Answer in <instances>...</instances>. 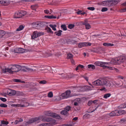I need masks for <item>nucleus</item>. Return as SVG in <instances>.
Segmentation results:
<instances>
[{"mask_svg": "<svg viewBox=\"0 0 126 126\" xmlns=\"http://www.w3.org/2000/svg\"><path fill=\"white\" fill-rule=\"evenodd\" d=\"M44 23V22H33L32 25L36 27H41L43 26Z\"/></svg>", "mask_w": 126, "mask_h": 126, "instance_id": "obj_9", "label": "nucleus"}, {"mask_svg": "<svg viewBox=\"0 0 126 126\" xmlns=\"http://www.w3.org/2000/svg\"><path fill=\"white\" fill-rule=\"evenodd\" d=\"M61 27L62 28L64 31L67 30V28L65 25H62L61 26Z\"/></svg>", "mask_w": 126, "mask_h": 126, "instance_id": "obj_36", "label": "nucleus"}, {"mask_svg": "<svg viewBox=\"0 0 126 126\" xmlns=\"http://www.w3.org/2000/svg\"><path fill=\"white\" fill-rule=\"evenodd\" d=\"M126 107V105L125 104H122L120 106V108H124Z\"/></svg>", "mask_w": 126, "mask_h": 126, "instance_id": "obj_39", "label": "nucleus"}, {"mask_svg": "<svg viewBox=\"0 0 126 126\" xmlns=\"http://www.w3.org/2000/svg\"><path fill=\"white\" fill-rule=\"evenodd\" d=\"M46 82V81L44 80L41 81L39 82V83L41 84H45Z\"/></svg>", "mask_w": 126, "mask_h": 126, "instance_id": "obj_55", "label": "nucleus"}, {"mask_svg": "<svg viewBox=\"0 0 126 126\" xmlns=\"http://www.w3.org/2000/svg\"><path fill=\"white\" fill-rule=\"evenodd\" d=\"M14 17L15 18H19L21 17L19 11L16 12L14 16Z\"/></svg>", "mask_w": 126, "mask_h": 126, "instance_id": "obj_15", "label": "nucleus"}, {"mask_svg": "<svg viewBox=\"0 0 126 126\" xmlns=\"http://www.w3.org/2000/svg\"><path fill=\"white\" fill-rule=\"evenodd\" d=\"M88 67L89 68H91L92 69H94L95 68V66L93 64H89L88 65Z\"/></svg>", "mask_w": 126, "mask_h": 126, "instance_id": "obj_33", "label": "nucleus"}, {"mask_svg": "<svg viewBox=\"0 0 126 126\" xmlns=\"http://www.w3.org/2000/svg\"><path fill=\"white\" fill-rule=\"evenodd\" d=\"M82 24L85 26L86 28V29L88 30L91 28L90 25L88 23L87 20H85L84 22H82Z\"/></svg>", "mask_w": 126, "mask_h": 126, "instance_id": "obj_13", "label": "nucleus"}, {"mask_svg": "<svg viewBox=\"0 0 126 126\" xmlns=\"http://www.w3.org/2000/svg\"><path fill=\"white\" fill-rule=\"evenodd\" d=\"M70 108L71 107L70 106H68L65 108L64 109V110L67 111L68 112L70 110Z\"/></svg>", "mask_w": 126, "mask_h": 126, "instance_id": "obj_40", "label": "nucleus"}, {"mask_svg": "<svg viewBox=\"0 0 126 126\" xmlns=\"http://www.w3.org/2000/svg\"><path fill=\"white\" fill-rule=\"evenodd\" d=\"M87 46H91L92 44L90 42H87Z\"/></svg>", "mask_w": 126, "mask_h": 126, "instance_id": "obj_62", "label": "nucleus"}, {"mask_svg": "<svg viewBox=\"0 0 126 126\" xmlns=\"http://www.w3.org/2000/svg\"><path fill=\"white\" fill-rule=\"evenodd\" d=\"M108 2L109 4H109H112V5H113V0H108Z\"/></svg>", "mask_w": 126, "mask_h": 126, "instance_id": "obj_53", "label": "nucleus"}, {"mask_svg": "<svg viewBox=\"0 0 126 126\" xmlns=\"http://www.w3.org/2000/svg\"><path fill=\"white\" fill-rule=\"evenodd\" d=\"M110 63L103 62L97 61L95 62L94 64L96 66L102 67L103 68H107L110 70H115L117 72L118 70L114 67L109 66Z\"/></svg>", "mask_w": 126, "mask_h": 126, "instance_id": "obj_3", "label": "nucleus"}, {"mask_svg": "<svg viewBox=\"0 0 126 126\" xmlns=\"http://www.w3.org/2000/svg\"><path fill=\"white\" fill-rule=\"evenodd\" d=\"M102 51V48L100 47L97 48L95 50V52L98 53H101Z\"/></svg>", "mask_w": 126, "mask_h": 126, "instance_id": "obj_23", "label": "nucleus"}, {"mask_svg": "<svg viewBox=\"0 0 126 126\" xmlns=\"http://www.w3.org/2000/svg\"><path fill=\"white\" fill-rule=\"evenodd\" d=\"M72 126V125L70 124H64L58 125L56 126Z\"/></svg>", "mask_w": 126, "mask_h": 126, "instance_id": "obj_50", "label": "nucleus"}, {"mask_svg": "<svg viewBox=\"0 0 126 126\" xmlns=\"http://www.w3.org/2000/svg\"><path fill=\"white\" fill-rule=\"evenodd\" d=\"M53 96V94L52 92H50L48 94V97H49L51 98Z\"/></svg>", "mask_w": 126, "mask_h": 126, "instance_id": "obj_37", "label": "nucleus"}, {"mask_svg": "<svg viewBox=\"0 0 126 126\" xmlns=\"http://www.w3.org/2000/svg\"><path fill=\"white\" fill-rule=\"evenodd\" d=\"M45 115L50 116L54 118H58L59 117L57 114L55 113H53L52 112L49 111H47L45 112ZM59 117H60L59 116Z\"/></svg>", "mask_w": 126, "mask_h": 126, "instance_id": "obj_7", "label": "nucleus"}, {"mask_svg": "<svg viewBox=\"0 0 126 126\" xmlns=\"http://www.w3.org/2000/svg\"><path fill=\"white\" fill-rule=\"evenodd\" d=\"M68 112L65 110H63L60 112L61 114L62 115H65L67 114Z\"/></svg>", "mask_w": 126, "mask_h": 126, "instance_id": "obj_30", "label": "nucleus"}, {"mask_svg": "<svg viewBox=\"0 0 126 126\" xmlns=\"http://www.w3.org/2000/svg\"><path fill=\"white\" fill-rule=\"evenodd\" d=\"M83 47L87 46V42H83Z\"/></svg>", "mask_w": 126, "mask_h": 126, "instance_id": "obj_63", "label": "nucleus"}, {"mask_svg": "<svg viewBox=\"0 0 126 126\" xmlns=\"http://www.w3.org/2000/svg\"><path fill=\"white\" fill-rule=\"evenodd\" d=\"M106 87H103L102 88H101L100 89V90L102 91H106Z\"/></svg>", "mask_w": 126, "mask_h": 126, "instance_id": "obj_61", "label": "nucleus"}, {"mask_svg": "<svg viewBox=\"0 0 126 126\" xmlns=\"http://www.w3.org/2000/svg\"><path fill=\"white\" fill-rule=\"evenodd\" d=\"M113 5H115L117 4L118 2H119V1L118 0H113Z\"/></svg>", "mask_w": 126, "mask_h": 126, "instance_id": "obj_51", "label": "nucleus"}, {"mask_svg": "<svg viewBox=\"0 0 126 126\" xmlns=\"http://www.w3.org/2000/svg\"><path fill=\"white\" fill-rule=\"evenodd\" d=\"M12 90L10 89H7L6 92V94L9 95H12L13 94L11 92Z\"/></svg>", "mask_w": 126, "mask_h": 126, "instance_id": "obj_19", "label": "nucleus"}, {"mask_svg": "<svg viewBox=\"0 0 126 126\" xmlns=\"http://www.w3.org/2000/svg\"><path fill=\"white\" fill-rule=\"evenodd\" d=\"M24 27L22 25H20L16 30V31H20L22 30L24 28Z\"/></svg>", "mask_w": 126, "mask_h": 126, "instance_id": "obj_31", "label": "nucleus"}, {"mask_svg": "<svg viewBox=\"0 0 126 126\" xmlns=\"http://www.w3.org/2000/svg\"><path fill=\"white\" fill-rule=\"evenodd\" d=\"M78 88H79V89L80 90V91H84L85 90H85L84 89V87H77Z\"/></svg>", "mask_w": 126, "mask_h": 126, "instance_id": "obj_45", "label": "nucleus"}, {"mask_svg": "<svg viewBox=\"0 0 126 126\" xmlns=\"http://www.w3.org/2000/svg\"><path fill=\"white\" fill-rule=\"evenodd\" d=\"M47 125L49 126H52L53 124L52 123H43L39 125V126H47Z\"/></svg>", "mask_w": 126, "mask_h": 126, "instance_id": "obj_24", "label": "nucleus"}, {"mask_svg": "<svg viewBox=\"0 0 126 126\" xmlns=\"http://www.w3.org/2000/svg\"><path fill=\"white\" fill-rule=\"evenodd\" d=\"M49 11L48 10H44V12L45 13L48 14L49 13Z\"/></svg>", "mask_w": 126, "mask_h": 126, "instance_id": "obj_54", "label": "nucleus"}, {"mask_svg": "<svg viewBox=\"0 0 126 126\" xmlns=\"http://www.w3.org/2000/svg\"><path fill=\"white\" fill-rule=\"evenodd\" d=\"M74 26L75 25L74 24H69L68 25V28L70 29H71L74 28Z\"/></svg>", "mask_w": 126, "mask_h": 126, "instance_id": "obj_38", "label": "nucleus"}, {"mask_svg": "<svg viewBox=\"0 0 126 126\" xmlns=\"http://www.w3.org/2000/svg\"><path fill=\"white\" fill-rule=\"evenodd\" d=\"M82 11L79 10L76 13L78 15H81V14Z\"/></svg>", "mask_w": 126, "mask_h": 126, "instance_id": "obj_56", "label": "nucleus"}, {"mask_svg": "<svg viewBox=\"0 0 126 126\" xmlns=\"http://www.w3.org/2000/svg\"><path fill=\"white\" fill-rule=\"evenodd\" d=\"M46 30L48 32L53 33V32L52 31L51 29L49 27H47L46 28Z\"/></svg>", "mask_w": 126, "mask_h": 126, "instance_id": "obj_34", "label": "nucleus"}, {"mask_svg": "<svg viewBox=\"0 0 126 126\" xmlns=\"http://www.w3.org/2000/svg\"><path fill=\"white\" fill-rule=\"evenodd\" d=\"M14 51L15 53H22L25 52V50L23 48H17L14 49Z\"/></svg>", "mask_w": 126, "mask_h": 126, "instance_id": "obj_11", "label": "nucleus"}, {"mask_svg": "<svg viewBox=\"0 0 126 126\" xmlns=\"http://www.w3.org/2000/svg\"><path fill=\"white\" fill-rule=\"evenodd\" d=\"M44 34V33L43 32L35 31L33 32L31 36V38L32 39H34L41 36L43 35Z\"/></svg>", "mask_w": 126, "mask_h": 126, "instance_id": "obj_5", "label": "nucleus"}, {"mask_svg": "<svg viewBox=\"0 0 126 126\" xmlns=\"http://www.w3.org/2000/svg\"><path fill=\"white\" fill-rule=\"evenodd\" d=\"M92 84L95 86L104 85L108 89L111 88L114 85L112 82H110L105 79L102 78H100L93 82Z\"/></svg>", "mask_w": 126, "mask_h": 126, "instance_id": "obj_1", "label": "nucleus"}, {"mask_svg": "<svg viewBox=\"0 0 126 126\" xmlns=\"http://www.w3.org/2000/svg\"><path fill=\"white\" fill-rule=\"evenodd\" d=\"M108 0L103 1L101 3V4L104 6H106L109 5Z\"/></svg>", "mask_w": 126, "mask_h": 126, "instance_id": "obj_22", "label": "nucleus"}, {"mask_svg": "<svg viewBox=\"0 0 126 126\" xmlns=\"http://www.w3.org/2000/svg\"><path fill=\"white\" fill-rule=\"evenodd\" d=\"M93 104V101L92 100H90L89 101L88 103V105L90 106L92 105Z\"/></svg>", "mask_w": 126, "mask_h": 126, "instance_id": "obj_43", "label": "nucleus"}, {"mask_svg": "<svg viewBox=\"0 0 126 126\" xmlns=\"http://www.w3.org/2000/svg\"><path fill=\"white\" fill-rule=\"evenodd\" d=\"M20 15L21 16V17L27 14L26 12L23 11H19Z\"/></svg>", "mask_w": 126, "mask_h": 126, "instance_id": "obj_16", "label": "nucleus"}, {"mask_svg": "<svg viewBox=\"0 0 126 126\" xmlns=\"http://www.w3.org/2000/svg\"><path fill=\"white\" fill-rule=\"evenodd\" d=\"M13 106L14 107H21V104H13Z\"/></svg>", "mask_w": 126, "mask_h": 126, "instance_id": "obj_49", "label": "nucleus"}, {"mask_svg": "<svg viewBox=\"0 0 126 126\" xmlns=\"http://www.w3.org/2000/svg\"><path fill=\"white\" fill-rule=\"evenodd\" d=\"M11 70L10 68H6L4 69H3L2 70V72L5 73L7 72H8L11 73Z\"/></svg>", "mask_w": 126, "mask_h": 126, "instance_id": "obj_21", "label": "nucleus"}, {"mask_svg": "<svg viewBox=\"0 0 126 126\" xmlns=\"http://www.w3.org/2000/svg\"><path fill=\"white\" fill-rule=\"evenodd\" d=\"M89 115V114H86L83 116V117L85 118L86 117H88Z\"/></svg>", "mask_w": 126, "mask_h": 126, "instance_id": "obj_64", "label": "nucleus"}, {"mask_svg": "<svg viewBox=\"0 0 126 126\" xmlns=\"http://www.w3.org/2000/svg\"><path fill=\"white\" fill-rule=\"evenodd\" d=\"M23 121V120L21 118H20L19 120H16L15 121L14 123L15 124H17L19 122H22Z\"/></svg>", "mask_w": 126, "mask_h": 126, "instance_id": "obj_35", "label": "nucleus"}, {"mask_svg": "<svg viewBox=\"0 0 126 126\" xmlns=\"http://www.w3.org/2000/svg\"><path fill=\"white\" fill-rule=\"evenodd\" d=\"M0 99L2 101L5 102L7 100L5 98H3L2 97L0 98Z\"/></svg>", "mask_w": 126, "mask_h": 126, "instance_id": "obj_52", "label": "nucleus"}, {"mask_svg": "<svg viewBox=\"0 0 126 126\" xmlns=\"http://www.w3.org/2000/svg\"><path fill=\"white\" fill-rule=\"evenodd\" d=\"M38 6L37 4H35L34 5H32L31 6V8L33 10H36V9L38 7Z\"/></svg>", "mask_w": 126, "mask_h": 126, "instance_id": "obj_18", "label": "nucleus"}, {"mask_svg": "<svg viewBox=\"0 0 126 126\" xmlns=\"http://www.w3.org/2000/svg\"><path fill=\"white\" fill-rule=\"evenodd\" d=\"M98 101V100H95L93 101V104H96Z\"/></svg>", "mask_w": 126, "mask_h": 126, "instance_id": "obj_57", "label": "nucleus"}, {"mask_svg": "<svg viewBox=\"0 0 126 126\" xmlns=\"http://www.w3.org/2000/svg\"><path fill=\"white\" fill-rule=\"evenodd\" d=\"M49 26L52 28V30L54 31L56 30V27H57V25H52V24L49 25Z\"/></svg>", "mask_w": 126, "mask_h": 126, "instance_id": "obj_27", "label": "nucleus"}, {"mask_svg": "<svg viewBox=\"0 0 126 126\" xmlns=\"http://www.w3.org/2000/svg\"><path fill=\"white\" fill-rule=\"evenodd\" d=\"M29 105V103L27 102H25L22 105L21 104V107H28Z\"/></svg>", "mask_w": 126, "mask_h": 126, "instance_id": "obj_25", "label": "nucleus"}, {"mask_svg": "<svg viewBox=\"0 0 126 126\" xmlns=\"http://www.w3.org/2000/svg\"><path fill=\"white\" fill-rule=\"evenodd\" d=\"M126 121V119L125 118H123L120 120V121L122 122H124Z\"/></svg>", "mask_w": 126, "mask_h": 126, "instance_id": "obj_59", "label": "nucleus"}, {"mask_svg": "<svg viewBox=\"0 0 126 126\" xmlns=\"http://www.w3.org/2000/svg\"><path fill=\"white\" fill-rule=\"evenodd\" d=\"M5 32L2 30H0V38L2 37L5 34Z\"/></svg>", "mask_w": 126, "mask_h": 126, "instance_id": "obj_29", "label": "nucleus"}, {"mask_svg": "<svg viewBox=\"0 0 126 126\" xmlns=\"http://www.w3.org/2000/svg\"><path fill=\"white\" fill-rule=\"evenodd\" d=\"M107 10L108 9L107 8L104 7L102 9L101 11L102 12H104L107 11Z\"/></svg>", "mask_w": 126, "mask_h": 126, "instance_id": "obj_48", "label": "nucleus"}, {"mask_svg": "<svg viewBox=\"0 0 126 126\" xmlns=\"http://www.w3.org/2000/svg\"><path fill=\"white\" fill-rule=\"evenodd\" d=\"M71 92L69 90H67L64 93H62V96L64 98H67L70 97Z\"/></svg>", "mask_w": 126, "mask_h": 126, "instance_id": "obj_8", "label": "nucleus"}, {"mask_svg": "<svg viewBox=\"0 0 126 126\" xmlns=\"http://www.w3.org/2000/svg\"><path fill=\"white\" fill-rule=\"evenodd\" d=\"M117 110H115L114 111H113L110 112V113L107 114L106 115L107 116L109 117V116H117Z\"/></svg>", "mask_w": 126, "mask_h": 126, "instance_id": "obj_12", "label": "nucleus"}, {"mask_svg": "<svg viewBox=\"0 0 126 126\" xmlns=\"http://www.w3.org/2000/svg\"><path fill=\"white\" fill-rule=\"evenodd\" d=\"M78 47L79 48H82L83 47V43H79L78 45Z\"/></svg>", "mask_w": 126, "mask_h": 126, "instance_id": "obj_42", "label": "nucleus"}, {"mask_svg": "<svg viewBox=\"0 0 126 126\" xmlns=\"http://www.w3.org/2000/svg\"><path fill=\"white\" fill-rule=\"evenodd\" d=\"M87 9L91 11H93L94 10V8L93 7H90L87 8Z\"/></svg>", "mask_w": 126, "mask_h": 126, "instance_id": "obj_47", "label": "nucleus"}, {"mask_svg": "<svg viewBox=\"0 0 126 126\" xmlns=\"http://www.w3.org/2000/svg\"><path fill=\"white\" fill-rule=\"evenodd\" d=\"M125 57L124 56L118 57L115 59V62L118 64L123 62L125 60Z\"/></svg>", "mask_w": 126, "mask_h": 126, "instance_id": "obj_6", "label": "nucleus"}, {"mask_svg": "<svg viewBox=\"0 0 126 126\" xmlns=\"http://www.w3.org/2000/svg\"><path fill=\"white\" fill-rule=\"evenodd\" d=\"M45 17L46 18L49 19H52V18H56V17L55 16H45Z\"/></svg>", "mask_w": 126, "mask_h": 126, "instance_id": "obj_28", "label": "nucleus"}, {"mask_svg": "<svg viewBox=\"0 0 126 126\" xmlns=\"http://www.w3.org/2000/svg\"><path fill=\"white\" fill-rule=\"evenodd\" d=\"M11 92L12 93V94H12V95H14L16 92L15 91L13 90H12Z\"/></svg>", "mask_w": 126, "mask_h": 126, "instance_id": "obj_60", "label": "nucleus"}, {"mask_svg": "<svg viewBox=\"0 0 126 126\" xmlns=\"http://www.w3.org/2000/svg\"><path fill=\"white\" fill-rule=\"evenodd\" d=\"M41 120L42 121L50 122L53 124L55 123L56 122V121L53 119L49 118H46L44 116H42L39 117H35L29 120L28 121L27 123L30 124L36 122H40Z\"/></svg>", "mask_w": 126, "mask_h": 126, "instance_id": "obj_2", "label": "nucleus"}, {"mask_svg": "<svg viewBox=\"0 0 126 126\" xmlns=\"http://www.w3.org/2000/svg\"><path fill=\"white\" fill-rule=\"evenodd\" d=\"M111 95V94L110 93L106 94H104L103 97L104 98H107L110 97Z\"/></svg>", "mask_w": 126, "mask_h": 126, "instance_id": "obj_32", "label": "nucleus"}, {"mask_svg": "<svg viewBox=\"0 0 126 126\" xmlns=\"http://www.w3.org/2000/svg\"><path fill=\"white\" fill-rule=\"evenodd\" d=\"M62 32V31L61 30H59L58 31H56L55 32V33L56 34V35L59 36L61 35L62 33L61 32Z\"/></svg>", "mask_w": 126, "mask_h": 126, "instance_id": "obj_26", "label": "nucleus"}, {"mask_svg": "<svg viewBox=\"0 0 126 126\" xmlns=\"http://www.w3.org/2000/svg\"><path fill=\"white\" fill-rule=\"evenodd\" d=\"M10 1L9 0H0V4L4 6L8 5Z\"/></svg>", "mask_w": 126, "mask_h": 126, "instance_id": "obj_10", "label": "nucleus"}, {"mask_svg": "<svg viewBox=\"0 0 126 126\" xmlns=\"http://www.w3.org/2000/svg\"><path fill=\"white\" fill-rule=\"evenodd\" d=\"M20 80L17 79H14V81L16 82H20Z\"/></svg>", "mask_w": 126, "mask_h": 126, "instance_id": "obj_58", "label": "nucleus"}, {"mask_svg": "<svg viewBox=\"0 0 126 126\" xmlns=\"http://www.w3.org/2000/svg\"><path fill=\"white\" fill-rule=\"evenodd\" d=\"M11 73L13 74L14 72H18L21 69L20 66L17 65H13L11 68Z\"/></svg>", "mask_w": 126, "mask_h": 126, "instance_id": "obj_4", "label": "nucleus"}, {"mask_svg": "<svg viewBox=\"0 0 126 126\" xmlns=\"http://www.w3.org/2000/svg\"><path fill=\"white\" fill-rule=\"evenodd\" d=\"M73 57L72 55L70 53L68 54L67 56V58H68L71 59Z\"/></svg>", "mask_w": 126, "mask_h": 126, "instance_id": "obj_44", "label": "nucleus"}, {"mask_svg": "<svg viewBox=\"0 0 126 126\" xmlns=\"http://www.w3.org/2000/svg\"><path fill=\"white\" fill-rule=\"evenodd\" d=\"M117 111L118 112H117V116H119L123 114H125L126 113V111L124 110H117Z\"/></svg>", "mask_w": 126, "mask_h": 126, "instance_id": "obj_14", "label": "nucleus"}, {"mask_svg": "<svg viewBox=\"0 0 126 126\" xmlns=\"http://www.w3.org/2000/svg\"><path fill=\"white\" fill-rule=\"evenodd\" d=\"M1 123L0 125V126H4L3 125H7L9 124V122L7 121H6L4 120L1 121Z\"/></svg>", "mask_w": 126, "mask_h": 126, "instance_id": "obj_20", "label": "nucleus"}, {"mask_svg": "<svg viewBox=\"0 0 126 126\" xmlns=\"http://www.w3.org/2000/svg\"><path fill=\"white\" fill-rule=\"evenodd\" d=\"M7 105L4 104H0V107H7Z\"/></svg>", "mask_w": 126, "mask_h": 126, "instance_id": "obj_41", "label": "nucleus"}, {"mask_svg": "<svg viewBox=\"0 0 126 126\" xmlns=\"http://www.w3.org/2000/svg\"><path fill=\"white\" fill-rule=\"evenodd\" d=\"M103 45L107 47H112L114 46V44L110 43H104L103 44Z\"/></svg>", "mask_w": 126, "mask_h": 126, "instance_id": "obj_17", "label": "nucleus"}, {"mask_svg": "<svg viewBox=\"0 0 126 126\" xmlns=\"http://www.w3.org/2000/svg\"><path fill=\"white\" fill-rule=\"evenodd\" d=\"M121 82L122 83H116V85L117 86H119V87H121L122 86V87L123 84V83L122 81H121ZM122 88H123L122 87Z\"/></svg>", "mask_w": 126, "mask_h": 126, "instance_id": "obj_46", "label": "nucleus"}]
</instances>
